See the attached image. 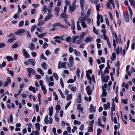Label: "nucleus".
Instances as JSON below:
<instances>
[{"instance_id": "obj_1", "label": "nucleus", "mask_w": 135, "mask_h": 135, "mask_svg": "<svg viewBox=\"0 0 135 135\" xmlns=\"http://www.w3.org/2000/svg\"><path fill=\"white\" fill-rule=\"evenodd\" d=\"M27 70L28 72L27 76L28 78H30L31 77V73H32L33 75L36 74V72L34 70L31 68H29L27 69Z\"/></svg>"}, {"instance_id": "obj_2", "label": "nucleus", "mask_w": 135, "mask_h": 135, "mask_svg": "<svg viewBox=\"0 0 135 135\" xmlns=\"http://www.w3.org/2000/svg\"><path fill=\"white\" fill-rule=\"evenodd\" d=\"M66 67V63L65 62L61 63V61H59L58 63V68L59 69L61 68H64Z\"/></svg>"}, {"instance_id": "obj_3", "label": "nucleus", "mask_w": 135, "mask_h": 135, "mask_svg": "<svg viewBox=\"0 0 135 135\" xmlns=\"http://www.w3.org/2000/svg\"><path fill=\"white\" fill-rule=\"evenodd\" d=\"M109 77L108 76H106L105 77V76L103 74L101 75V78L102 80L104 82H107L109 79Z\"/></svg>"}, {"instance_id": "obj_4", "label": "nucleus", "mask_w": 135, "mask_h": 135, "mask_svg": "<svg viewBox=\"0 0 135 135\" xmlns=\"http://www.w3.org/2000/svg\"><path fill=\"white\" fill-rule=\"evenodd\" d=\"M87 16H85L83 17L82 18L81 17H80L78 18L79 21L80 22H85V21L87 19Z\"/></svg>"}, {"instance_id": "obj_5", "label": "nucleus", "mask_w": 135, "mask_h": 135, "mask_svg": "<svg viewBox=\"0 0 135 135\" xmlns=\"http://www.w3.org/2000/svg\"><path fill=\"white\" fill-rule=\"evenodd\" d=\"M22 52L23 54V55L24 57L26 58H29L30 57V55L28 54V53L27 52L26 50L25 49H22Z\"/></svg>"}, {"instance_id": "obj_6", "label": "nucleus", "mask_w": 135, "mask_h": 135, "mask_svg": "<svg viewBox=\"0 0 135 135\" xmlns=\"http://www.w3.org/2000/svg\"><path fill=\"white\" fill-rule=\"evenodd\" d=\"M55 15L56 17H58L59 15V12L60 11L59 7H55L54 9Z\"/></svg>"}, {"instance_id": "obj_7", "label": "nucleus", "mask_w": 135, "mask_h": 135, "mask_svg": "<svg viewBox=\"0 0 135 135\" xmlns=\"http://www.w3.org/2000/svg\"><path fill=\"white\" fill-rule=\"evenodd\" d=\"M28 47L30 50L31 51H33L36 49L35 45L32 43H30Z\"/></svg>"}, {"instance_id": "obj_8", "label": "nucleus", "mask_w": 135, "mask_h": 135, "mask_svg": "<svg viewBox=\"0 0 135 135\" xmlns=\"http://www.w3.org/2000/svg\"><path fill=\"white\" fill-rule=\"evenodd\" d=\"M42 11L44 12V13H47V11H46L47 10L49 12H50V10L48 8L47 6L45 5L43 6L42 8Z\"/></svg>"}, {"instance_id": "obj_9", "label": "nucleus", "mask_w": 135, "mask_h": 135, "mask_svg": "<svg viewBox=\"0 0 135 135\" xmlns=\"http://www.w3.org/2000/svg\"><path fill=\"white\" fill-rule=\"evenodd\" d=\"M28 62L29 63V64H30L33 66L35 65V61L34 59H29L28 60Z\"/></svg>"}, {"instance_id": "obj_10", "label": "nucleus", "mask_w": 135, "mask_h": 135, "mask_svg": "<svg viewBox=\"0 0 135 135\" xmlns=\"http://www.w3.org/2000/svg\"><path fill=\"white\" fill-rule=\"evenodd\" d=\"M52 17V16L51 15L50 12H49L47 13V16H46L45 18V21H47L48 20L51 18Z\"/></svg>"}, {"instance_id": "obj_11", "label": "nucleus", "mask_w": 135, "mask_h": 135, "mask_svg": "<svg viewBox=\"0 0 135 135\" xmlns=\"http://www.w3.org/2000/svg\"><path fill=\"white\" fill-rule=\"evenodd\" d=\"M57 26H59L62 28H63L64 27V26L60 23L59 22H57L56 23L52 25V26L53 27H56Z\"/></svg>"}, {"instance_id": "obj_12", "label": "nucleus", "mask_w": 135, "mask_h": 135, "mask_svg": "<svg viewBox=\"0 0 135 135\" xmlns=\"http://www.w3.org/2000/svg\"><path fill=\"white\" fill-rule=\"evenodd\" d=\"M25 30L23 29H20L18 30L17 31L14 32V33L17 35H19L20 33L24 32Z\"/></svg>"}, {"instance_id": "obj_13", "label": "nucleus", "mask_w": 135, "mask_h": 135, "mask_svg": "<svg viewBox=\"0 0 135 135\" xmlns=\"http://www.w3.org/2000/svg\"><path fill=\"white\" fill-rule=\"evenodd\" d=\"M96 107H94L93 104H91L90 106V111L91 112H95Z\"/></svg>"}, {"instance_id": "obj_14", "label": "nucleus", "mask_w": 135, "mask_h": 135, "mask_svg": "<svg viewBox=\"0 0 135 135\" xmlns=\"http://www.w3.org/2000/svg\"><path fill=\"white\" fill-rule=\"evenodd\" d=\"M104 109L105 110H106L107 109H108L110 108V103L108 102L107 104H104L103 105Z\"/></svg>"}, {"instance_id": "obj_15", "label": "nucleus", "mask_w": 135, "mask_h": 135, "mask_svg": "<svg viewBox=\"0 0 135 135\" xmlns=\"http://www.w3.org/2000/svg\"><path fill=\"white\" fill-rule=\"evenodd\" d=\"M49 115L50 117H51L53 113V107L51 106V108L49 107Z\"/></svg>"}, {"instance_id": "obj_16", "label": "nucleus", "mask_w": 135, "mask_h": 135, "mask_svg": "<svg viewBox=\"0 0 135 135\" xmlns=\"http://www.w3.org/2000/svg\"><path fill=\"white\" fill-rule=\"evenodd\" d=\"M81 94L79 93L78 94V98L76 100V102L78 103H81Z\"/></svg>"}, {"instance_id": "obj_17", "label": "nucleus", "mask_w": 135, "mask_h": 135, "mask_svg": "<svg viewBox=\"0 0 135 135\" xmlns=\"http://www.w3.org/2000/svg\"><path fill=\"white\" fill-rule=\"evenodd\" d=\"M80 7L81 9L83 10L84 9V5L85 4V2L84 0H80Z\"/></svg>"}, {"instance_id": "obj_18", "label": "nucleus", "mask_w": 135, "mask_h": 135, "mask_svg": "<svg viewBox=\"0 0 135 135\" xmlns=\"http://www.w3.org/2000/svg\"><path fill=\"white\" fill-rule=\"evenodd\" d=\"M69 12L71 13H72L75 10L76 8H75L74 6H71L70 5L69 6Z\"/></svg>"}, {"instance_id": "obj_19", "label": "nucleus", "mask_w": 135, "mask_h": 135, "mask_svg": "<svg viewBox=\"0 0 135 135\" xmlns=\"http://www.w3.org/2000/svg\"><path fill=\"white\" fill-rule=\"evenodd\" d=\"M102 89L103 90V93L101 97H106L107 96V93L105 89H104L103 88V86L102 87Z\"/></svg>"}, {"instance_id": "obj_20", "label": "nucleus", "mask_w": 135, "mask_h": 135, "mask_svg": "<svg viewBox=\"0 0 135 135\" xmlns=\"http://www.w3.org/2000/svg\"><path fill=\"white\" fill-rule=\"evenodd\" d=\"M123 17L126 21L127 22H128L129 21V17L128 14H126V15H124Z\"/></svg>"}, {"instance_id": "obj_21", "label": "nucleus", "mask_w": 135, "mask_h": 135, "mask_svg": "<svg viewBox=\"0 0 135 135\" xmlns=\"http://www.w3.org/2000/svg\"><path fill=\"white\" fill-rule=\"evenodd\" d=\"M92 40L93 38L92 37H87L84 40V42L86 43H88L89 42L92 41Z\"/></svg>"}, {"instance_id": "obj_22", "label": "nucleus", "mask_w": 135, "mask_h": 135, "mask_svg": "<svg viewBox=\"0 0 135 135\" xmlns=\"http://www.w3.org/2000/svg\"><path fill=\"white\" fill-rule=\"evenodd\" d=\"M6 59L9 61H13V58L11 56H6Z\"/></svg>"}, {"instance_id": "obj_23", "label": "nucleus", "mask_w": 135, "mask_h": 135, "mask_svg": "<svg viewBox=\"0 0 135 135\" xmlns=\"http://www.w3.org/2000/svg\"><path fill=\"white\" fill-rule=\"evenodd\" d=\"M41 66L42 68L44 70H46L47 69L46 64L45 62H43L41 64Z\"/></svg>"}, {"instance_id": "obj_24", "label": "nucleus", "mask_w": 135, "mask_h": 135, "mask_svg": "<svg viewBox=\"0 0 135 135\" xmlns=\"http://www.w3.org/2000/svg\"><path fill=\"white\" fill-rule=\"evenodd\" d=\"M68 16V15H66L65 13H62L60 14V18H66Z\"/></svg>"}, {"instance_id": "obj_25", "label": "nucleus", "mask_w": 135, "mask_h": 135, "mask_svg": "<svg viewBox=\"0 0 135 135\" xmlns=\"http://www.w3.org/2000/svg\"><path fill=\"white\" fill-rule=\"evenodd\" d=\"M37 71L40 73L42 76H43L44 75V73L40 68H38L37 69Z\"/></svg>"}, {"instance_id": "obj_26", "label": "nucleus", "mask_w": 135, "mask_h": 135, "mask_svg": "<svg viewBox=\"0 0 135 135\" xmlns=\"http://www.w3.org/2000/svg\"><path fill=\"white\" fill-rule=\"evenodd\" d=\"M16 38L15 37H13L9 39L7 41V43H11L12 42L14 41L15 40Z\"/></svg>"}, {"instance_id": "obj_27", "label": "nucleus", "mask_w": 135, "mask_h": 135, "mask_svg": "<svg viewBox=\"0 0 135 135\" xmlns=\"http://www.w3.org/2000/svg\"><path fill=\"white\" fill-rule=\"evenodd\" d=\"M42 90L43 91V93L44 94H46L47 93V90L45 88V85L41 87Z\"/></svg>"}, {"instance_id": "obj_28", "label": "nucleus", "mask_w": 135, "mask_h": 135, "mask_svg": "<svg viewBox=\"0 0 135 135\" xmlns=\"http://www.w3.org/2000/svg\"><path fill=\"white\" fill-rule=\"evenodd\" d=\"M132 6L135 8V2L134 0H129Z\"/></svg>"}, {"instance_id": "obj_29", "label": "nucleus", "mask_w": 135, "mask_h": 135, "mask_svg": "<svg viewBox=\"0 0 135 135\" xmlns=\"http://www.w3.org/2000/svg\"><path fill=\"white\" fill-rule=\"evenodd\" d=\"M48 115H46L44 119V122L45 124H47L49 123V120H48Z\"/></svg>"}, {"instance_id": "obj_30", "label": "nucleus", "mask_w": 135, "mask_h": 135, "mask_svg": "<svg viewBox=\"0 0 135 135\" xmlns=\"http://www.w3.org/2000/svg\"><path fill=\"white\" fill-rule=\"evenodd\" d=\"M110 3L109 2H108L107 3L106 6L107 9H110L111 10L112 9V8L110 7Z\"/></svg>"}, {"instance_id": "obj_31", "label": "nucleus", "mask_w": 135, "mask_h": 135, "mask_svg": "<svg viewBox=\"0 0 135 135\" xmlns=\"http://www.w3.org/2000/svg\"><path fill=\"white\" fill-rule=\"evenodd\" d=\"M45 23V22L43 21H38V22L37 24V26H41Z\"/></svg>"}, {"instance_id": "obj_32", "label": "nucleus", "mask_w": 135, "mask_h": 135, "mask_svg": "<svg viewBox=\"0 0 135 135\" xmlns=\"http://www.w3.org/2000/svg\"><path fill=\"white\" fill-rule=\"evenodd\" d=\"M74 59L72 56H70L69 59V62L70 64L71 65L73 62Z\"/></svg>"}, {"instance_id": "obj_33", "label": "nucleus", "mask_w": 135, "mask_h": 135, "mask_svg": "<svg viewBox=\"0 0 135 135\" xmlns=\"http://www.w3.org/2000/svg\"><path fill=\"white\" fill-rule=\"evenodd\" d=\"M47 32L42 33L41 34H40L39 35H38V37L39 38H41L47 35Z\"/></svg>"}, {"instance_id": "obj_34", "label": "nucleus", "mask_w": 135, "mask_h": 135, "mask_svg": "<svg viewBox=\"0 0 135 135\" xmlns=\"http://www.w3.org/2000/svg\"><path fill=\"white\" fill-rule=\"evenodd\" d=\"M113 38H114V37L116 39V42L117 43L118 42V37H117V36L116 33L115 32L113 33Z\"/></svg>"}, {"instance_id": "obj_35", "label": "nucleus", "mask_w": 135, "mask_h": 135, "mask_svg": "<svg viewBox=\"0 0 135 135\" xmlns=\"http://www.w3.org/2000/svg\"><path fill=\"white\" fill-rule=\"evenodd\" d=\"M74 53L77 56H81V54L80 52H78V51H77L76 50H74Z\"/></svg>"}, {"instance_id": "obj_36", "label": "nucleus", "mask_w": 135, "mask_h": 135, "mask_svg": "<svg viewBox=\"0 0 135 135\" xmlns=\"http://www.w3.org/2000/svg\"><path fill=\"white\" fill-rule=\"evenodd\" d=\"M72 95L71 94H68L66 96V99L68 101H69V100H71L72 99Z\"/></svg>"}, {"instance_id": "obj_37", "label": "nucleus", "mask_w": 135, "mask_h": 135, "mask_svg": "<svg viewBox=\"0 0 135 135\" xmlns=\"http://www.w3.org/2000/svg\"><path fill=\"white\" fill-rule=\"evenodd\" d=\"M35 126L36 128L37 129L38 131H39L40 129L39 123H37L35 124Z\"/></svg>"}, {"instance_id": "obj_38", "label": "nucleus", "mask_w": 135, "mask_h": 135, "mask_svg": "<svg viewBox=\"0 0 135 135\" xmlns=\"http://www.w3.org/2000/svg\"><path fill=\"white\" fill-rule=\"evenodd\" d=\"M111 111H114L115 110V105L114 103H112V107L111 108Z\"/></svg>"}, {"instance_id": "obj_39", "label": "nucleus", "mask_w": 135, "mask_h": 135, "mask_svg": "<svg viewBox=\"0 0 135 135\" xmlns=\"http://www.w3.org/2000/svg\"><path fill=\"white\" fill-rule=\"evenodd\" d=\"M52 76H53V77L55 78L56 80H58V75L56 73H54L53 75Z\"/></svg>"}, {"instance_id": "obj_40", "label": "nucleus", "mask_w": 135, "mask_h": 135, "mask_svg": "<svg viewBox=\"0 0 135 135\" xmlns=\"http://www.w3.org/2000/svg\"><path fill=\"white\" fill-rule=\"evenodd\" d=\"M112 56L111 58L112 61H114L116 58V55L115 52H113L112 54Z\"/></svg>"}, {"instance_id": "obj_41", "label": "nucleus", "mask_w": 135, "mask_h": 135, "mask_svg": "<svg viewBox=\"0 0 135 135\" xmlns=\"http://www.w3.org/2000/svg\"><path fill=\"white\" fill-rule=\"evenodd\" d=\"M36 30L37 31L41 32H43L44 29L42 27H40V28L37 27Z\"/></svg>"}, {"instance_id": "obj_42", "label": "nucleus", "mask_w": 135, "mask_h": 135, "mask_svg": "<svg viewBox=\"0 0 135 135\" xmlns=\"http://www.w3.org/2000/svg\"><path fill=\"white\" fill-rule=\"evenodd\" d=\"M81 23V25L82 27L83 28L87 27L86 24L85 22H80Z\"/></svg>"}, {"instance_id": "obj_43", "label": "nucleus", "mask_w": 135, "mask_h": 135, "mask_svg": "<svg viewBox=\"0 0 135 135\" xmlns=\"http://www.w3.org/2000/svg\"><path fill=\"white\" fill-rule=\"evenodd\" d=\"M9 120L11 123H13V118L12 114H11L9 118Z\"/></svg>"}, {"instance_id": "obj_44", "label": "nucleus", "mask_w": 135, "mask_h": 135, "mask_svg": "<svg viewBox=\"0 0 135 135\" xmlns=\"http://www.w3.org/2000/svg\"><path fill=\"white\" fill-rule=\"evenodd\" d=\"M102 132V129H100V128L98 129H97V135H101Z\"/></svg>"}, {"instance_id": "obj_45", "label": "nucleus", "mask_w": 135, "mask_h": 135, "mask_svg": "<svg viewBox=\"0 0 135 135\" xmlns=\"http://www.w3.org/2000/svg\"><path fill=\"white\" fill-rule=\"evenodd\" d=\"M85 33L84 32H83L81 34H80V36H79V38L80 39L82 40L83 37L85 36Z\"/></svg>"}, {"instance_id": "obj_46", "label": "nucleus", "mask_w": 135, "mask_h": 135, "mask_svg": "<svg viewBox=\"0 0 135 135\" xmlns=\"http://www.w3.org/2000/svg\"><path fill=\"white\" fill-rule=\"evenodd\" d=\"M36 27V26L35 25H34L32 26L31 28V32H32L35 30V28Z\"/></svg>"}, {"instance_id": "obj_47", "label": "nucleus", "mask_w": 135, "mask_h": 135, "mask_svg": "<svg viewBox=\"0 0 135 135\" xmlns=\"http://www.w3.org/2000/svg\"><path fill=\"white\" fill-rule=\"evenodd\" d=\"M79 22V21H77V29L78 30H80L81 29L80 25Z\"/></svg>"}, {"instance_id": "obj_48", "label": "nucleus", "mask_w": 135, "mask_h": 135, "mask_svg": "<svg viewBox=\"0 0 135 135\" xmlns=\"http://www.w3.org/2000/svg\"><path fill=\"white\" fill-rule=\"evenodd\" d=\"M62 1L61 0H59L57 2V7H59L62 4Z\"/></svg>"}, {"instance_id": "obj_49", "label": "nucleus", "mask_w": 135, "mask_h": 135, "mask_svg": "<svg viewBox=\"0 0 135 135\" xmlns=\"http://www.w3.org/2000/svg\"><path fill=\"white\" fill-rule=\"evenodd\" d=\"M26 33L27 37L29 38H31V36L29 32L28 31H26Z\"/></svg>"}, {"instance_id": "obj_50", "label": "nucleus", "mask_w": 135, "mask_h": 135, "mask_svg": "<svg viewBox=\"0 0 135 135\" xmlns=\"http://www.w3.org/2000/svg\"><path fill=\"white\" fill-rule=\"evenodd\" d=\"M107 43L108 46L109 47V48H111V44L110 43V41L109 40V39L108 37V39L107 40Z\"/></svg>"}, {"instance_id": "obj_51", "label": "nucleus", "mask_w": 135, "mask_h": 135, "mask_svg": "<svg viewBox=\"0 0 135 135\" xmlns=\"http://www.w3.org/2000/svg\"><path fill=\"white\" fill-rule=\"evenodd\" d=\"M24 21H21L19 23L18 26L19 27L22 26L23 25Z\"/></svg>"}, {"instance_id": "obj_52", "label": "nucleus", "mask_w": 135, "mask_h": 135, "mask_svg": "<svg viewBox=\"0 0 135 135\" xmlns=\"http://www.w3.org/2000/svg\"><path fill=\"white\" fill-rule=\"evenodd\" d=\"M18 46V45L16 43H15L11 46V47L12 49H13L14 48H16Z\"/></svg>"}, {"instance_id": "obj_53", "label": "nucleus", "mask_w": 135, "mask_h": 135, "mask_svg": "<svg viewBox=\"0 0 135 135\" xmlns=\"http://www.w3.org/2000/svg\"><path fill=\"white\" fill-rule=\"evenodd\" d=\"M60 82L61 87L62 88H63L64 87V84L62 79L61 78L60 79Z\"/></svg>"}, {"instance_id": "obj_54", "label": "nucleus", "mask_w": 135, "mask_h": 135, "mask_svg": "<svg viewBox=\"0 0 135 135\" xmlns=\"http://www.w3.org/2000/svg\"><path fill=\"white\" fill-rule=\"evenodd\" d=\"M58 90L59 92L60 95L62 98H65V96H64L62 93L61 90L59 89H58Z\"/></svg>"}, {"instance_id": "obj_55", "label": "nucleus", "mask_w": 135, "mask_h": 135, "mask_svg": "<svg viewBox=\"0 0 135 135\" xmlns=\"http://www.w3.org/2000/svg\"><path fill=\"white\" fill-rule=\"evenodd\" d=\"M60 106L59 105H57L56 107V110L58 111V112H59V111L60 110Z\"/></svg>"}, {"instance_id": "obj_56", "label": "nucleus", "mask_w": 135, "mask_h": 135, "mask_svg": "<svg viewBox=\"0 0 135 135\" xmlns=\"http://www.w3.org/2000/svg\"><path fill=\"white\" fill-rule=\"evenodd\" d=\"M6 62L4 61H3V62L2 64H0V68H2L3 67H4L6 65Z\"/></svg>"}, {"instance_id": "obj_57", "label": "nucleus", "mask_w": 135, "mask_h": 135, "mask_svg": "<svg viewBox=\"0 0 135 135\" xmlns=\"http://www.w3.org/2000/svg\"><path fill=\"white\" fill-rule=\"evenodd\" d=\"M93 32L95 34L97 35L98 34V32L96 30L95 27L94 26L93 27Z\"/></svg>"}, {"instance_id": "obj_58", "label": "nucleus", "mask_w": 135, "mask_h": 135, "mask_svg": "<svg viewBox=\"0 0 135 135\" xmlns=\"http://www.w3.org/2000/svg\"><path fill=\"white\" fill-rule=\"evenodd\" d=\"M74 82V81L73 79H70L67 81V83H73Z\"/></svg>"}, {"instance_id": "obj_59", "label": "nucleus", "mask_w": 135, "mask_h": 135, "mask_svg": "<svg viewBox=\"0 0 135 135\" xmlns=\"http://www.w3.org/2000/svg\"><path fill=\"white\" fill-rule=\"evenodd\" d=\"M113 45L114 47V49L115 50V49L116 45V41L115 39H113Z\"/></svg>"}, {"instance_id": "obj_60", "label": "nucleus", "mask_w": 135, "mask_h": 135, "mask_svg": "<svg viewBox=\"0 0 135 135\" xmlns=\"http://www.w3.org/2000/svg\"><path fill=\"white\" fill-rule=\"evenodd\" d=\"M99 0H90V1L92 3L95 4L97 3Z\"/></svg>"}, {"instance_id": "obj_61", "label": "nucleus", "mask_w": 135, "mask_h": 135, "mask_svg": "<svg viewBox=\"0 0 135 135\" xmlns=\"http://www.w3.org/2000/svg\"><path fill=\"white\" fill-rule=\"evenodd\" d=\"M71 103V102L70 101L67 104L65 107V109H67L68 107L70 104Z\"/></svg>"}, {"instance_id": "obj_62", "label": "nucleus", "mask_w": 135, "mask_h": 135, "mask_svg": "<svg viewBox=\"0 0 135 135\" xmlns=\"http://www.w3.org/2000/svg\"><path fill=\"white\" fill-rule=\"evenodd\" d=\"M82 41V40L80 39L79 40H78L76 42V43L77 44H80Z\"/></svg>"}, {"instance_id": "obj_63", "label": "nucleus", "mask_w": 135, "mask_h": 135, "mask_svg": "<svg viewBox=\"0 0 135 135\" xmlns=\"http://www.w3.org/2000/svg\"><path fill=\"white\" fill-rule=\"evenodd\" d=\"M104 64L100 65H99V68L100 69V71H102V69L104 67Z\"/></svg>"}, {"instance_id": "obj_64", "label": "nucleus", "mask_w": 135, "mask_h": 135, "mask_svg": "<svg viewBox=\"0 0 135 135\" xmlns=\"http://www.w3.org/2000/svg\"><path fill=\"white\" fill-rule=\"evenodd\" d=\"M122 103L125 104H127V99H123L122 100Z\"/></svg>"}]
</instances>
